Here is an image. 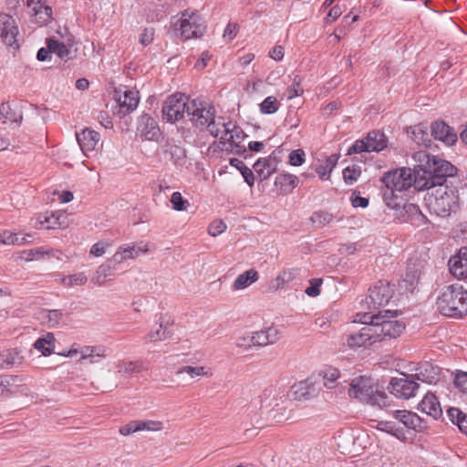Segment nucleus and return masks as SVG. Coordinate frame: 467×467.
Masks as SVG:
<instances>
[{
  "instance_id": "obj_1",
  "label": "nucleus",
  "mask_w": 467,
  "mask_h": 467,
  "mask_svg": "<svg viewBox=\"0 0 467 467\" xmlns=\"http://www.w3.org/2000/svg\"><path fill=\"white\" fill-rule=\"evenodd\" d=\"M413 159L418 162L415 165V189H425L437 186H447V178L456 172V168L449 161L436 156L428 154L425 150H419L413 154Z\"/></svg>"
},
{
  "instance_id": "obj_2",
  "label": "nucleus",
  "mask_w": 467,
  "mask_h": 467,
  "mask_svg": "<svg viewBox=\"0 0 467 467\" xmlns=\"http://www.w3.org/2000/svg\"><path fill=\"white\" fill-rule=\"evenodd\" d=\"M380 181L383 184L381 192L385 204L392 210L400 211L403 192L411 186L415 188V168L413 171L405 167L387 171Z\"/></svg>"
},
{
  "instance_id": "obj_3",
  "label": "nucleus",
  "mask_w": 467,
  "mask_h": 467,
  "mask_svg": "<svg viewBox=\"0 0 467 467\" xmlns=\"http://www.w3.org/2000/svg\"><path fill=\"white\" fill-rule=\"evenodd\" d=\"M397 312L385 310L379 311L377 314L373 312L358 314L354 323H371L374 330V337L376 341L396 338L405 328L402 321L391 319Z\"/></svg>"
},
{
  "instance_id": "obj_4",
  "label": "nucleus",
  "mask_w": 467,
  "mask_h": 467,
  "mask_svg": "<svg viewBox=\"0 0 467 467\" xmlns=\"http://www.w3.org/2000/svg\"><path fill=\"white\" fill-rule=\"evenodd\" d=\"M187 116L196 129L208 130L214 138L220 136L219 127L224 119L216 117L215 109L210 103L199 99H191Z\"/></svg>"
},
{
  "instance_id": "obj_5",
  "label": "nucleus",
  "mask_w": 467,
  "mask_h": 467,
  "mask_svg": "<svg viewBox=\"0 0 467 467\" xmlns=\"http://www.w3.org/2000/svg\"><path fill=\"white\" fill-rule=\"evenodd\" d=\"M436 304L441 315L461 318L467 315V290L459 284L447 285L441 289Z\"/></svg>"
},
{
  "instance_id": "obj_6",
  "label": "nucleus",
  "mask_w": 467,
  "mask_h": 467,
  "mask_svg": "<svg viewBox=\"0 0 467 467\" xmlns=\"http://www.w3.org/2000/svg\"><path fill=\"white\" fill-rule=\"evenodd\" d=\"M431 191L425 197L426 205L431 213L448 217L458 208V195L453 188L437 186L427 189Z\"/></svg>"
},
{
  "instance_id": "obj_7",
  "label": "nucleus",
  "mask_w": 467,
  "mask_h": 467,
  "mask_svg": "<svg viewBox=\"0 0 467 467\" xmlns=\"http://www.w3.org/2000/svg\"><path fill=\"white\" fill-rule=\"evenodd\" d=\"M348 395L362 402L378 405L379 407L387 405V395L376 389L371 378L359 376L352 379Z\"/></svg>"
},
{
  "instance_id": "obj_8",
  "label": "nucleus",
  "mask_w": 467,
  "mask_h": 467,
  "mask_svg": "<svg viewBox=\"0 0 467 467\" xmlns=\"http://www.w3.org/2000/svg\"><path fill=\"white\" fill-rule=\"evenodd\" d=\"M191 99L183 93H175L169 96L163 103L162 119L167 122L175 123L188 114Z\"/></svg>"
},
{
  "instance_id": "obj_9",
  "label": "nucleus",
  "mask_w": 467,
  "mask_h": 467,
  "mask_svg": "<svg viewBox=\"0 0 467 467\" xmlns=\"http://www.w3.org/2000/svg\"><path fill=\"white\" fill-rule=\"evenodd\" d=\"M179 22L181 36L185 40L201 37L206 29L203 18L194 11L182 12Z\"/></svg>"
},
{
  "instance_id": "obj_10",
  "label": "nucleus",
  "mask_w": 467,
  "mask_h": 467,
  "mask_svg": "<svg viewBox=\"0 0 467 467\" xmlns=\"http://www.w3.org/2000/svg\"><path fill=\"white\" fill-rule=\"evenodd\" d=\"M387 142L388 140L383 133L373 130L368 132L364 140H356L348 148L347 154L380 151L387 147Z\"/></svg>"
},
{
  "instance_id": "obj_11",
  "label": "nucleus",
  "mask_w": 467,
  "mask_h": 467,
  "mask_svg": "<svg viewBox=\"0 0 467 467\" xmlns=\"http://www.w3.org/2000/svg\"><path fill=\"white\" fill-rule=\"evenodd\" d=\"M221 143L223 144L226 150L231 149L232 150L236 148L239 152L241 150L245 151V148L240 145L245 137L243 130L236 126L232 121L225 122L223 120L221 127H219Z\"/></svg>"
},
{
  "instance_id": "obj_12",
  "label": "nucleus",
  "mask_w": 467,
  "mask_h": 467,
  "mask_svg": "<svg viewBox=\"0 0 467 467\" xmlns=\"http://www.w3.org/2000/svg\"><path fill=\"white\" fill-rule=\"evenodd\" d=\"M419 388L414 376L402 374L401 378L391 379L387 389L395 397L409 400L416 395Z\"/></svg>"
},
{
  "instance_id": "obj_13",
  "label": "nucleus",
  "mask_w": 467,
  "mask_h": 467,
  "mask_svg": "<svg viewBox=\"0 0 467 467\" xmlns=\"http://www.w3.org/2000/svg\"><path fill=\"white\" fill-rule=\"evenodd\" d=\"M393 296V288L391 285L383 281H379L373 288L369 289V295L366 298L367 305H372L369 308L377 310L380 306L389 304Z\"/></svg>"
},
{
  "instance_id": "obj_14",
  "label": "nucleus",
  "mask_w": 467,
  "mask_h": 467,
  "mask_svg": "<svg viewBox=\"0 0 467 467\" xmlns=\"http://www.w3.org/2000/svg\"><path fill=\"white\" fill-rule=\"evenodd\" d=\"M362 324L365 326L360 330L346 336V342L351 348L366 347L367 345H372L377 342L376 337H374V330L371 323Z\"/></svg>"
},
{
  "instance_id": "obj_15",
  "label": "nucleus",
  "mask_w": 467,
  "mask_h": 467,
  "mask_svg": "<svg viewBox=\"0 0 467 467\" xmlns=\"http://www.w3.org/2000/svg\"><path fill=\"white\" fill-rule=\"evenodd\" d=\"M18 27L15 19L8 14L0 13V37L9 47H18L16 36Z\"/></svg>"
},
{
  "instance_id": "obj_16",
  "label": "nucleus",
  "mask_w": 467,
  "mask_h": 467,
  "mask_svg": "<svg viewBox=\"0 0 467 467\" xmlns=\"http://www.w3.org/2000/svg\"><path fill=\"white\" fill-rule=\"evenodd\" d=\"M137 130L140 136L146 140H157L161 136L157 121L148 114H143L139 118Z\"/></svg>"
},
{
  "instance_id": "obj_17",
  "label": "nucleus",
  "mask_w": 467,
  "mask_h": 467,
  "mask_svg": "<svg viewBox=\"0 0 467 467\" xmlns=\"http://www.w3.org/2000/svg\"><path fill=\"white\" fill-rule=\"evenodd\" d=\"M393 417L406 428L420 432L427 428V422L415 412L410 410H394Z\"/></svg>"
},
{
  "instance_id": "obj_18",
  "label": "nucleus",
  "mask_w": 467,
  "mask_h": 467,
  "mask_svg": "<svg viewBox=\"0 0 467 467\" xmlns=\"http://www.w3.org/2000/svg\"><path fill=\"white\" fill-rule=\"evenodd\" d=\"M451 274L458 279L467 278V247H462L448 263Z\"/></svg>"
},
{
  "instance_id": "obj_19",
  "label": "nucleus",
  "mask_w": 467,
  "mask_h": 467,
  "mask_svg": "<svg viewBox=\"0 0 467 467\" xmlns=\"http://www.w3.org/2000/svg\"><path fill=\"white\" fill-rule=\"evenodd\" d=\"M280 338L279 330L275 327H268L252 334L249 343L253 346L265 347L276 343Z\"/></svg>"
},
{
  "instance_id": "obj_20",
  "label": "nucleus",
  "mask_w": 467,
  "mask_h": 467,
  "mask_svg": "<svg viewBox=\"0 0 467 467\" xmlns=\"http://www.w3.org/2000/svg\"><path fill=\"white\" fill-rule=\"evenodd\" d=\"M76 137L81 150L87 156L89 152L95 150L100 140L99 133L88 128L84 129L80 133H77Z\"/></svg>"
},
{
  "instance_id": "obj_21",
  "label": "nucleus",
  "mask_w": 467,
  "mask_h": 467,
  "mask_svg": "<svg viewBox=\"0 0 467 467\" xmlns=\"http://www.w3.org/2000/svg\"><path fill=\"white\" fill-rule=\"evenodd\" d=\"M431 136L447 145H453L457 140V133L444 121H435L431 127Z\"/></svg>"
},
{
  "instance_id": "obj_22",
  "label": "nucleus",
  "mask_w": 467,
  "mask_h": 467,
  "mask_svg": "<svg viewBox=\"0 0 467 467\" xmlns=\"http://www.w3.org/2000/svg\"><path fill=\"white\" fill-rule=\"evenodd\" d=\"M415 380L427 384H435L440 379V368L430 362L420 364L413 374Z\"/></svg>"
},
{
  "instance_id": "obj_23",
  "label": "nucleus",
  "mask_w": 467,
  "mask_h": 467,
  "mask_svg": "<svg viewBox=\"0 0 467 467\" xmlns=\"http://www.w3.org/2000/svg\"><path fill=\"white\" fill-rule=\"evenodd\" d=\"M119 110L117 114L121 118L135 110L138 107L140 99L139 92L133 89L125 90L123 96H119Z\"/></svg>"
},
{
  "instance_id": "obj_24",
  "label": "nucleus",
  "mask_w": 467,
  "mask_h": 467,
  "mask_svg": "<svg viewBox=\"0 0 467 467\" xmlns=\"http://www.w3.org/2000/svg\"><path fill=\"white\" fill-rule=\"evenodd\" d=\"M278 161L274 154L269 155L266 158H260L253 165L255 173L260 177L262 181L267 180L272 174L277 170Z\"/></svg>"
},
{
  "instance_id": "obj_25",
  "label": "nucleus",
  "mask_w": 467,
  "mask_h": 467,
  "mask_svg": "<svg viewBox=\"0 0 467 467\" xmlns=\"http://www.w3.org/2000/svg\"><path fill=\"white\" fill-rule=\"evenodd\" d=\"M149 251L148 244H144L143 246H130L123 245L119 248V250L114 254L111 258V262L114 264H121L127 259H133L140 254H144Z\"/></svg>"
},
{
  "instance_id": "obj_26",
  "label": "nucleus",
  "mask_w": 467,
  "mask_h": 467,
  "mask_svg": "<svg viewBox=\"0 0 467 467\" xmlns=\"http://www.w3.org/2000/svg\"><path fill=\"white\" fill-rule=\"evenodd\" d=\"M418 409L435 420L442 415V410L437 397L430 392L419 403Z\"/></svg>"
},
{
  "instance_id": "obj_27",
  "label": "nucleus",
  "mask_w": 467,
  "mask_h": 467,
  "mask_svg": "<svg viewBox=\"0 0 467 467\" xmlns=\"http://www.w3.org/2000/svg\"><path fill=\"white\" fill-rule=\"evenodd\" d=\"M116 374L128 377L133 373H140L148 369L142 360H119L115 364Z\"/></svg>"
},
{
  "instance_id": "obj_28",
  "label": "nucleus",
  "mask_w": 467,
  "mask_h": 467,
  "mask_svg": "<svg viewBox=\"0 0 467 467\" xmlns=\"http://www.w3.org/2000/svg\"><path fill=\"white\" fill-rule=\"evenodd\" d=\"M47 223V229L65 228L67 225V215L61 211L52 212L50 214L40 215L36 223L37 224Z\"/></svg>"
},
{
  "instance_id": "obj_29",
  "label": "nucleus",
  "mask_w": 467,
  "mask_h": 467,
  "mask_svg": "<svg viewBox=\"0 0 467 467\" xmlns=\"http://www.w3.org/2000/svg\"><path fill=\"white\" fill-rule=\"evenodd\" d=\"M317 390L308 380L300 381L292 386L291 396L296 400H308L316 397Z\"/></svg>"
},
{
  "instance_id": "obj_30",
  "label": "nucleus",
  "mask_w": 467,
  "mask_h": 467,
  "mask_svg": "<svg viewBox=\"0 0 467 467\" xmlns=\"http://www.w3.org/2000/svg\"><path fill=\"white\" fill-rule=\"evenodd\" d=\"M24 357L16 348L5 349L0 352V368L9 369L23 363Z\"/></svg>"
},
{
  "instance_id": "obj_31",
  "label": "nucleus",
  "mask_w": 467,
  "mask_h": 467,
  "mask_svg": "<svg viewBox=\"0 0 467 467\" xmlns=\"http://www.w3.org/2000/svg\"><path fill=\"white\" fill-rule=\"evenodd\" d=\"M262 407H276L279 406L280 402H283L284 395L283 391H280L275 386H269L265 388L260 396Z\"/></svg>"
},
{
  "instance_id": "obj_32",
  "label": "nucleus",
  "mask_w": 467,
  "mask_h": 467,
  "mask_svg": "<svg viewBox=\"0 0 467 467\" xmlns=\"http://www.w3.org/2000/svg\"><path fill=\"white\" fill-rule=\"evenodd\" d=\"M407 133L410 138L419 146L429 147L431 140L430 139L429 133L426 128L420 124L414 127H410L407 130Z\"/></svg>"
},
{
  "instance_id": "obj_33",
  "label": "nucleus",
  "mask_w": 467,
  "mask_h": 467,
  "mask_svg": "<svg viewBox=\"0 0 467 467\" xmlns=\"http://www.w3.org/2000/svg\"><path fill=\"white\" fill-rule=\"evenodd\" d=\"M23 119L21 111L15 110L9 103L4 102L0 106V120L3 123L12 122L20 125Z\"/></svg>"
},
{
  "instance_id": "obj_34",
  "label": "nucleus",
  "mask_w": 467,
  "mask_h": 467,
  "mask_svg": "<svg viewBox=\"0 0 467 467\" xmlns=\"http://www.w3.org/2000/svg\"><path fill=\"white\" fill-rule=\"evenodd\" d=\"M80 353V360L87 359L88 358H103L106 357V348L104 346H85L81 348L79 351L77 349L70 350L68 352V356H72L73 354Z\"/></svg>"
},
{
  "instance_id": "obj_35",
  "label": "nucleus",
  "mask_w": 467,
  "mask_h": 467,
  "mask_svg": "<svg viewBox=\"0 0 467 467\" xmlns=\"http://www.w3.org/2000/svg\"><path fill=\"white\" fill-rule=\"evenodd\" d=\"M167 152L171 156V161L177 168H182L187 162L186 150L176 144H168Z\"/></svg>"
},
{
  "instance_id": "obj_36",
  "label": "nucleus",
  "mask_w": 467,
  "mask_h": 467,
  "mask_svg": "<svg viewBox=\"0 0 467 467\" xmlns=\"http://www.w3.org/2000/svg\"><path fill=\"white\" fill-rule=\"evenodd\" d=\"M258 280V273L254 269H249L239 275L234 282L233 288L234 290H242L248 287Z\"/></svg>"
},
{
  "instance_id": "obj_37",
  "label": "nucleus",
  "mask_w": 467,
  "mask_h": 467,
  "mask_svg": "<svg viewBox=\"0 0 467 467\" xmlns=\"http://www.w3.org/2000/svg\"><path fill=\"white\" fill-rule=\"evenodd\" d=\"M34 347L40 351L44 356L50 355L55 348V337L52 333H47L45 336L37 338Z\"/></svg>"
},
{
  "instance_id": "obj_38",
  "label": "nucleus",
  "mask_w": 467,
  "mask_h": 467,
  "mask_svg": "<svg viewBox=\"0 0 467 467\" xmlns=\"http://www.w3.org/2000/svg\"><path fill=\"white\" fill-rule=\"evenodd\" d=\"M32 12L36 16V21L40 25H47L51 20L52 8L46 3L34 5Z\"/></svg>"
},
{
  "instance_id": "obj_39",
  "label": "nucleus",
  "mask_w": 467,
  "mask_h": 467,
  "mask_svg": "<svg viewBox=\"0 0 467 467\" xmlns=\"http://www.w3.org/2000/svg\"><path fill=\"white\" fill-rule=\"evenodd\" d=\"M299 179L297 176L290 173H282L276 176L275 184L280 185L282 191L292 192L298 184Z\"/></svg>"
},
{
  "instance_id": "obj_40",
  "label": "nucleus",
  "mask_w": 467,
  "mask_h": 467,
  "mask_svg": "<svg viewBox=\"0 0 467 467\" xmlns=\"http://www.w3.org/2000/svg\"><path fill=\"white\" fill-rule=\"evenodd\" d=\"M447 414L451 421L456 424L462 432L467 434V415L458 408H450Z\"/></svg>"
},
{
  "instance_id": "obj_41",
  "label": "nucleus",
  "mask_w": 467,
  "mask_h": 467,
  "mask_svg": "<svg viewBox=\"0 0 467 467\" xmlns=\"http://www.w3.org/2000/svg\"><path fill=\"white\" fill-rule=\"evenodd\" d=\"M419 278L420 272L417 269L408 266L406 275L400 283V287L406 291L412 292L419 282Z\"/></svg>"
},
{
  "instance_id": "obj_42",
  "label": "nucleus",
  "mask_w": 467,
  "mask_h": 467,
  "mask_svg": "<svg viewBox=\"0 0 467 467\" xmlns=\"http://www.w3.org/2000/svg\"><path fill=\"white\" fill-rule=\"evenodd\" d=\"M230 164L233 167H235L243 175L244 182L252 187L254 183V175L253 171L248 168L244 162L239 159L233 158L230 161Z\"/></svg>"
},
{
  "instance_id": "obj_43",
  "label": "nucleus",
  "mask_w": 467,
  "mask_h": 467,
  "mask_svg": "<svg viewBox=\"0 0 467 467\" xmlns=\"http://www.w3.org/2000/svg\"><path fill=\"white\" fill-rule=\"evenodd\" d=\"M27 237H29V235L4 232L0 234V243L5 244L23 245L28 243Z\"/></svg>"
},
{
  "instance_id": "obj_44",
  "label": "nucleus",
  "mask_w": 467,
  "mask_h": 467,
  "mask_svg": "<svg viewBox=\"0 0 467 467\" xmlns=\"http://www.w3.org/2000/svg\"><path fill=\"white\" fill-rule=\"evenodd\" d=\"M111 275V266L108 264H103L98 267L94 275L92 276V283L97 285H103L107 279Z\"/></svg>"
},
{
  "instance_id": "obj_45",
  "label": "nucleus",
  "mask_w": 467,
  "mask_h": 467,
  "mask_svg": "<svg viewBox=\"0 0 467 467\" xmlns=\"http://www.w3.org/2000/svg\"><path fill=\"white\" fill-rule=\"evenodd\" d=\"M400 210H402L404 212V214L402 216L407 215V219L409 220H424L425 216L422 214L421 211L420 210L419 206L414 203H407L402 201V205Z\"/></svg>"
},
{
  "instance_id": "obj_46",
  "label": "nucleus",
  "mask_w": 467,
  "mask_h": 467,
  "mask_svg": "<svg viewBox=\"0 0 467 467\" xmlns=\"http://www.w3.org/2000/svg\"><path fill=\"white\" fill-rule=\"evenodd\" d=\"M47 46L51 53L56 54L61 59L67 57L69 55V50L63 42L50 38L47 41Z\"/></svg>"
},
{
  "instance_id": "obj_47",
  "label": "nucleus",
  "mask_w": 467,
  "mask_h": 467,
  "mask_svg": "<svg viewBox=\"0 0 467 467\" xmlns=\"http://www.w3.org/2000/svg\"><path fill=\"white\" fill-rule=\"evenodd\" d=\"M88 282V276L84 273H77L62 278V285L67 287L81 286Z\"/></svg>"
},
{
  "instance_id": "obj_48",
  "label": "nucleus",
  "mask_w": 467,
  "mask_h": 467,
  "mask_svg": "<svg viewBox=\"0 0 467 467\" xmlns=\"http://www.w3.org/2000/svg\"><path fill=\"white\" fill-rule=\"evenodd\" d=\"M280 107V103L274 96L265 98L259 105L260 112L262 114H274Z\"/></svg>"
},
{
  "instance_id": "obj_49",
  "label": "nucleus",
  "mask_w": 467,
  "mask_h": 467,
  "mask_svg": "<svg viewBox=\"0 0 467 467\" xmlns=\"http://www.w3.org/2000/svg\"><path fill=\"white\" fill-rule=\"evenodd\" d=\"M171 337V333L166 329H163L162 324H159L156 329H151L146 336V339L149 342L162 341Z\"/></svg>"
},
{
  "instance_id": "obj_50",
  "label": "nucleus",
  "mask_w": 467,
  "mask_h": 467,
  "mask_svg": "<svg viewBox=\"0 0 467 467\" xmlns=\"http://www.w3.org/2000/svg\"><path fill=\"white\" fill-rule=\"evenodd\" d=\"M50 251L44 247H36L29 250H25L21 253L20 258L25 261L39 260L45 255L49 254Z\"/></svg>"
},
{
  "instance_id": "obj_51",
  "label": "nucleus",
  "mask_w": 467,
  "mask_h": 467,
  "mask_svg": "<svg viewBox=\"0 0 467 467\" xmlns=\"http://www.w3.org/2000/svg\"><path fill=\"white\" fill-rule=\"evenodd\" d=\"M178 375L180 374H187L192 379H194L196 377H204L209 375V369L202 366L198 367H192V366H184L181 368L177 372Z\"/></svg>"
},
{
  "instance_id": "obj_52",
  "label": "nucleus",
  "mask_w": 467,
  "mask_h": 467,
  "mask_svg": "<svg viewBox=\"0 0 467 467\" xmlns=\"http://www.w3.org/2000/svg\"><path fill=\"white\" fill-rule=\"evenodd\" d=\"M378 429L379 431L390 433L393 436L397 437L398 439H405V434H404L403 431L401 429L396 427V424L394 422L380 421L378 424Z\"/></svg>"
},
{
  "instance_id": "obj_53",
  "label": "nucleus",
  "mask_w": 467,
  "mask_h": 467,
  "mask_svg": "<svg viewBox=\"0 0 467 467\" xmlns=\"http://www.w3.org/2000/svg\"><path fill=\"white\" fill-rule=\"evenodd\" d=\"M360 174V168L355 165L348 166L343 170V179L347 184H353L358 181Z\"/></svg>"
},
{
  "instance_id": "obj_54",
  "label": "nucleus",
  "mask_w": 467,
  "mask_h": 467,
  "mask_svg": "<svg viewBox=\"0 0 467 467\" xmlns=\"http://www.w3.org/2000/svg\"><path fill=\"white\" fill-rule=\"evenodd\" d=\"M171 203L172 209L179 212L187 210L190 205L189 202L184 200L179 192H175L171 194Z\"/></svg>"
},
{
  "instance_id": "obj_55",
  "label": "nucleus",
  "mask_w": 467,
  "mask_h": 467,
  "mask_svg": "<svg viewBox=\"0 0 467 467\" xmlns=\"http://www.w3.org/2000/svg\"><path fill=\"white\" fill-rule=\"evenodd\" d=\"M14 378L9 375H0V398L8 397L11 394Z\"/></svg>"
},
{
  "instance_id": "obj_56",
  "label": "nucleus",
  "mask_w": 467,
  "mask_h": 467,
  "mask_svg": "<svg viewBox=\"0 0 467 467\" xmlns=\"http://www.w3.org/2000/svg\"><path fill=\"white\" fill-rule=\"evenodd\" d=\"M311 221L317 225H326L333 220V215L326 211H317L311 215Z\"/></svg>"
},
{
  "instance_id": "obj_57",
  "label": "nucleus",
  "mask_w": 467,
  "mask_h": 467,
  "mask_svg": "<svg viewBox=\"0 0 467 467\" xmlns=\"http://www.w3.org/2000/svg\"><path fill=\"white\" fill-rule=\"evenodd\" d=\"M41 314L49 327L57 326L62 317V313L59 310H44Z\"/></svg>"
},
{
  "instance_id": "obj_58",
  "label": "nucleus",
  "mask_w": 467,
  "mask_h": 467,
  "mask_svg": "<svg viewBox=\"0 0 467 467\" xmlns=\"http://www.w3.org/2000/svg\"><path fill=\"white\" fill-rule=\"evenodd\" d=\"M339 376V371L336 368H329L324 374L323 380L324 386L327 389H334L337 384L336 380Z\"/></svg>"
},
{
  "instance_id": "obj_59",
  "label": "nucleus",
  "mask_w": 467,
  "mask_h": 467,
  "mask_svg": "<svg viewBox=\"0 0 467 467\" xmlns=\"http://www.w3.org/2000/svg\"><path fill=\"white\" fill-rule=\"evenodd\" d=\"M296 276L294 270H285L281 272L275 278V288L278 289L284 286L285 284L291 282Z\"/></svg>"
},
{
  "instance_id": "obj_60",
  "label": "nucleus",
  "mask_w": 467,
  "mask_h": 467,
  "mask_svg": "<svg viewBox=\"0 0 467 467\" xmlns=\"http://www.w3.org/2000/svg\"><path fill=\"white\" fill-rule=\"evenodd\" d=\"M288 159L290 165L300 166L306 161L305 151L301 149L294 150L289 153Z\"/></svg>"
},
{
  "instance_id": "obj_61",
  "label": "nucleus",
  "mask_w": 467,
  "mask_h": 467,
  "mask_svg": "<svg viewBox=\"0 0 467 467\" xmlns=\"http://www.w3.org/2000/svg\"><path fill=\"white\" fill-rule=\"evenodd\" d=\"M303 91V88L300 87V78H298V76H296L293 79L292 85L287 88L286 97L288 99H292L301 95Z\"/></svg>"
},
{
  "instance_id": "obj_62",
  "label": "nucleus",
  "mask_w": 467,
  "mask_h": 467,
  "mask_svg": "<svg viewBox=\"0 0 467 467\" xmlns=\"http://www.w3.org/2000/svg\"><path fill=\"white\" fill-rule=\"evenodd\" d=\"M139 431H160L162 428V424L160 421L155 420H146L141 421L139 420Z\"/></svg>"
},
{
  "instance_id": "obj_63",
  "label": "nucleus",
  "mask_w": 467,
  "mask_h": 467,
  "mask_svg": "<svg viewBox=\"0 0 467 467\" xmlns=\"http://www.w3.org/2000/svg\"><path fill=\"white\" fill-rule=\"evenodd\" d=\"M226 230V224L222 220H216L213 222L208 229L209 234L212 236H217Z\"/></svg>"
},
{
  "instance_id": "obj_64",
  "label": "nucleus",
  "mask_w": 467,
  "mask_h": 467,
  "mask_svg": "<svg viewBox=\"0 0 467 467\" xmlns=\"http://www.w3.org/2000/svg\"><path fill=\"white\" fill-rule=\"evenodd\" d=\"M454 385L462 392H467V372H458L454 378Z\"/></svg>"
}]
</instances>
